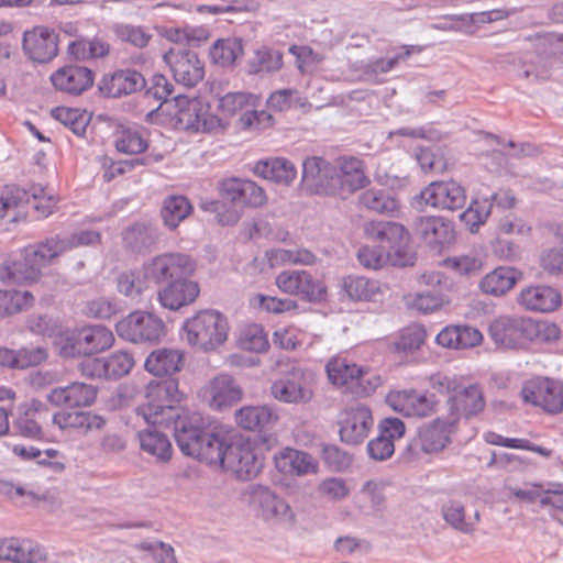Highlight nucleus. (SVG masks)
<instances>
[{"instance_id":"nucleus-31","label":"nucleus","mask_w":563,"mask_h":563,"mask_svg":"<svg viewBox=\"0 0 563 563\" xmlns=\"http://www.w3.org/2000/svg\"><path fill=\"white\" fill-rule=\"evenodd\" d=\"M198 283L189 278L176 279L167 283L157 296L161 305L169 310H178L192 303L199 296Z\"/></svg>"},{"instance_id":"nucleus-7","label":"nucleus","mask_w":563,"mask_h":563,"mask_svg":"<svg viewBox=\"0 0 563 563\" xmlns=\"http://www.w3.org/2000/svg\"><path fill=\"white\" fill-rule=\"evenodd\" d=\"M148 278L161 282L190 278L196 271V262L184 253H166L155 256L144 266Z\"/></svg>"},{"instance_id":"nucleus-12","label":"nucleus","mask_w":563,"mask_h":563,"mask_svg":"<svg viewBox=\"0 0 563 563\" xmlns=\"http://www.w3.org/2000/svg\"><path fill=\"white\" fill-rule=\"evenodd\" d=\"M302 185L319 195L338 194L336 167L318 156L307 157L302 163Z\"/></svg>"},{"instance_id":"nucleus-34","label":"nucleus","mask_w":563,"mask_h":563,"mask_svg":"<svg viewBox=\"0 0 563 563\" xmlns=\"http://www.w3.org/2000/svg\"><path fill=\"white\" fill-rule=\"evenodd\" d=\"M518 303L526 310L552 312L561 306V295L550 286H529L520 291Z\"/></svg>"},{"instance_id":"nucleus-44","label":"nucleus","mask_w":563,"mask_h":563,"mask_svg":"<svg viewBox=\"0 0 563 563\" xmlns=\"http://www.w3.org/2000/svg\"><path fill=\"white\" fill-rule=\"evenodd\" d=\"M192 210V205L185 196L170 195L163 200L161 217L167 229L175 230L181 221L190 216Z\"/></svg>"},{"instance_id":"nucleus-60","label":"nucleus","mask_w":563,"mask_h":563,"mask_svg":"<svg viewBox=\"0 0 563 563\" xmlns=\"http://www.w3.org/2000/svg\"><path fill=\"white\" fill-rule=\"evenodd\" d=\"M492 212V202L488 199L474 200L470 207L461 214V220L470 225L471 231H475L483 224Z\"/></svg>"},{"instance_id":"nucleus-26","label":"nucleus","mask_w":563,"mask_h":563,"mask_svg":"<svg viewBox=\"0 0 563 563\" xmlns=\"http://www.w3.org/2000/svg\"><path fill=\"white\" fill-rule=\"evenodd\" d=\"M278 419L276 409L268 405L244 406L235 411V422L239 427L260 433L272 431Z\"/></svg>"},{"instance_id":"nucleus-53","label":"nucleus","mask_w":563,"mask_h":563,"mask_svg":"<svg viewBox=\"0 0 563 563\" xmlns=\"http://www.w3.org/2000/svg\"><path fill=\"white\" fill-rule=\"evenodd\" d=\"M269 262L272 265H311L316 262V255L306 249H275L269 253Z\"/></svg>"},{"instance_id":"nucleus-28","label":"nucleus","mask_w":563,"mask_h":563,"mask_svg":"<svg viewBox=\"0 0 563 563\" xmlns=\"http://www.w3.org/2000/svg\"><path fill=\"white\" fill-rule=\"evenodd\" d=\"M364 233L367 239L386 244L397 256L409 239L405 227L391 221H369L364 225Z\"/></svg>"},{"instance_id":"nucleus-51","label":"nucleus","mask_w":563,"mask_h":563,"mask_svg":"<svg viewBox=\"0 0 563 563\" xmlns=\"http://www.w3.org/2000/svg\"><path fill=\"white\" fill-rule=\"evenodd\" d=\"M112 31L119 40L137 48L146 47L153 37V35L141 25L115 23L112 25Z\"/></svg>"},{"instance_id":"nucleus-15","label":"nucleus","mask_w":563,"mask_h":563,"mask_svg":"<svg viewBox=\"0 0 563 563\" xmlns=\"http://www.w3.org/2000/svg\"><path fill=\"white\" fill-rule=\"evenodd\" d=\"M493 342L504 349H522L528 343V318L501 316L489 325Z\"/></svg>"},{"instance_id":"nucleus-5","label":"nucleus","mask_w":563,"mask_h":563,"mask_svg":"<svg viewBox=\"0 0 563 563\" xmlns=\"http://www.w3.org/2000/svg\"><path fill=\"white\" fill-rule=\"evenodd\" d=\"M119 336L133 343L156 342L165 331L164 322L151 312L134 311L115 324Z\"/></svg>"},{"instance_id":"nucleus-22","label":"nucleus","mask_w":563,"mask_h":563,"mask_svg":"<svg viewBox=\"0 0 563 563\" xmlns=\"http://www.w3.org/2000/svg\"><path fill=\"white\" fill-rule=\"evenodd\" d=\"M45 549L31 539H0V560L11 563H42L46 561Z\"/></svg>"},{"instance_id":"nucleus-40","label":"nucleus","mask_w":563,"mask_h":563,"mask_svg":"<svg viewBox=\"0 0 563 563\" xmlns=\"http://www.w3.org/2000/svg\"><path fill=\"white\" fill-rule=\"evenodd\" d=\"M325 372L329 382L334 386L352 387L363 382V368L346 357H331L325 365Z\"/></svg>"},{"instance_id":"nucleus-16","label":"nucleus","mask_w":563,"mask_h":563,"mask_svg":"<svg viewBox=\"0 0 563 563\" xmlns=\"http://www.w3.org/2000/svg\"><path fill=\"white\" fill-rule=\"evenodd\" d=\"M178 124L188 131L194 132H218L228 128V121L219 115L210 113L208 109L197 99L187 100L176 114Z\"/></svg>"},{"instance_id":"nucleus-46","label":"nucleus","mask_w":563,"mask_h":563,"mask_svg":"<svg viewBox=\"0 0 563 563\" xmlns=\"http://www.w3.org/2000/svg\"><path fill=\"white\" fill-rule=\"evenodd\" d=\"M34 296L27 290L0 289V318L27 310L34 303Z\"/></svg>"},{"instance_id":"nucleus-42","label":"nucleus","mask_w":563,"mask_h":563,"mask_svg":"<svg viewBox=\"0 0 563 563\" xmlns=\"http://www.w3.org/2000/svg\"><path fill=\"white\" fill-rule=\"evenodd\" d=\"M184 355L174 349H158L145 360V369L155 376L173 375L180 371Z\"/></svg>"},{"instance_id":"nucleus-41","label":"nucleus","mask_w":563,"mask_h":563,"mask_svg":"<svg viewBox=\"0 0 563 563\" xmlns=\"http://www.w3.org/2000/svg\"><path fill=\"white\" fill-rule=\"evenodd\" d=\"M253 172L258 177L282 185H290L297 175L295 165L283 157L258 161L254 165Z\"/></svg>"},{"instance_id":"nucleus-32","label":"nucleus","mask_w":563,"mask_h":563,"mask_svg":"<svg viewBox=\"0 0 563 563\" xmlns=\"http://www.w3.org/2000/svg\"><path fill=\"white\" fill-rule=\"evenodd\" d=\"M232 443V437L223 429L209 430L202 439V444H200V450L195 459L209 465L223 467Z\"/></svg>"},{"instance_id":"nucleus-8","label":"nucleus","mask_w":563,"mask_h":563,"mask_svg":"<svg viewBox=\"0 0 563 563\" xmlns=\"http://www.w3.org/2000/svg\"><path fill=\"white\" fill-rule=\"evenodd\" d=\"M386 402L404 417L427 418L438 411L439 399L434 394L420 393L416 389L391 390Z\"/></svg>"},{"instance_id":"nucleus-35","label":"nucleus","mask_w":563,"mask_h":563,"mask_svg":"<svg viewBox=\"0 0 563 563\" xmlns=\"http://www.w3.org/2000/svg\"><path fill=\"white\" fill-rule=\"evenodd\" d=\"M227 454L228 459L223 468L235 473L239 477L255 476L262 467V462L256 457L250 444L233 441Z\"/></svg>"},{"instance_id":"nucleus-48","label":"nucleus","mask_w":563,"mask_h":563,"mask_svg":"<svg viewBox=\"0 0 563 563\" xmlns=\"http://www.w3.org/2000/svg\"><path fill=\"white\" fill-rule=\"evenodd\" d=\"M242 54V41L236 37L218 40L210 49L212 62L223 67L233 65Z\"/></svg>"},{"instance_id":"nucleus-37","label":"nucleus","mask_w":563,"mask_h":563,"mask_svg":"<svg viewBox=\"0 0 563 563\" xmlns=\"http://www.w3.org/2000/svg\"><path fill=\"white\" fill-rule=\"evenodd\" d=\"M53 423L62 430H76L87 433L92 430H101L106 426V419L90 411L62 410L53 415Z\"/></svg>"},{"instance_id":"nucleus-58","label":"nucleus","mask_w":563,"mask_h":563,"mask_svg":"<svg viewBox=\"0 0 563 563\" xmlns=\"http://www.w3.org/2000/svg\"><path fill=\"white\" fill-rule=\"evenodd\" d=\"M240 346L244 350L261 353L268 347V340L262 327L251 324L244 328L239 338Z\"/></svg>"},{"instance_id":"nucleus-54","label":"nucleus","mask_w":563,"mask_h":563,"mask_svg":"<svg viewBox=\"0 0 563 563\" xmlns=\"http://www.w3.org/2000/svg\"><path fill=\"white\" fill-rule=\"evenodd\" d=\"M442 515L446 523L463 533L468 534L475 530V522L465 517V508L459 501H450L443 505Z\"/></svg>"},{"instance_id":"nucleus-30","label":"nucleus","mask_w":563,"mask_h":563,"mask_svg":"<svg viewBox=\"0 0 563 563\" xmlns=\"http://www.w3.org/2000/svg\"><path fill=\"white\" fill-rule=\"evenodd\" d=\"M205 395L210 407L222 410L239 402L243 397V390L232 376L220 374L209 383Z\"/></svg>"},{"instance_id":"nucleus-50","label":"nucleus","mask_w":563,"mask_h":563,"mask_svg":"<svg viewBox=\"0 0 563 563\" xmlns=\"http://www.w3.org/2000/svg\"><path fill=\"white\" fill-rule=\"evenodd\" d=\"M283 66L282 53L273 49H258L249 62L250 74H268L277 71Z\"/></svg>"},{"instance_id":"nucleus-4","label":"nucleus","mask_w":563,"mask_h":563,"mask_svg":"<svg viewBox=\"0 0 563 563\" xmlns=\"http://www.w3.org/2000/svg\"><path fill=\"white\" fill-rule=\"evenodd\" d=\"M316 374L313 371L294 366L284 376L271 385V396L279 402L301 405L308 404L313 397Z\"/></svg>"},{"instance_id":"nucleus-59","label":"nucleus","mask_w":563,"mask_h":563,"mask_svg":"<svg viewBox=\"0 0 563 563\" xmlns=\"http://www.w3.org/2000/svg\"><path fill=\"white\" fill-rule=\"evenodd\" d=\"M107 378L122 377L132 369L134 358L132 354L126 351L113 352L108 357H104Z\"/></svg>"},{"instance_id":"nucleus-17","label":"nucleus","mask_w":563,"mask_h":563,"mask_svg":"<svg viewBox=\"0 0 563 563\" xmlns=\"http://www.w3.org/2000/svg\"><path fill=\"white\" fill-rule=\"evenodd\" d=\"M175 421V440L183 454L196 457L202 439L209 430L206 429V420L203 417L194 412L185 416H176Z\"/></svg>"},{"instance_id":"nucleus-10","label":"nucleus","mask_w":563,"mask_h":563,"mask_svg":"<svg viewBox=\"0 0 563 563\" xmlns=\"http://www.w3.org/2000/svg\"><path fill=\"white\" fill-rule=\"evenodd\" d=\"M255 97L246 92H229L219 99L218 110L220 119H229L239 112H243L240 118V124L243 129L258 128L261 124L269 123L272 115L265 111H255Z\"/></svg>"},{"instance_id":"nucleus-19","label":"nucleus","mask_w":563,"mask_h":563,"mask_svg":"<svg viewBox=\"0 0 563 563\" xmlns=\"http://www.w3.org/2000/svg\"><path fill=\"white\" fill-rule=\"evenodd\" d=\"M23 51L36 63H48L58 54V35L46 27L36 26L24 32Z\"/></svg>"},{"instance_id":"nucleus-11","label":"nucleus","mask_w":563,"mask_h":563,"mask_svg":"<svg viewBox=\"0 0 563 563\" xmlns=\"http://www.w3.org/2000/svg\"><path fill=\"white\" fill-rule=\"evenodd\" d=\"M416 202L442 210H457L465 206L466 192L454 180L432 181L416 196Z\"/></svg>"},{"instance_id":"nucleus-18","label":"nucleus","mask_w":563,"mask_h":563,"mask_svg":"<svg viewBox=\"0 0 563 563\" xmlns=\"http://www.w3.org/2000/svg\"><path fill=\"white\" fill-rule=\"evenodd\" d=\"M176 82L191 88L205 77V68L198 55L191 51L170 49L164 55Z\"/></svg>"},{"instance_id":"nucleus-14","label":"nucleus","mask_w":563,"mask_h":563,"mask_svg":"<svg viewBox=\"0 0 563 563\" xmlns=\"http://www.w3.org/2000/svg\"><path fill=\"white\" fill-rule=\"evenodd\" d=\"M275 284L285 294L313 302L322 300L325 294L323 283L303 269L284 271L277 275Z\"/></svg>"},{"instance_id":"nucleus-9","label":"nucleus","mask_w":563,"mask_h":563,"mask_svg":"<svg viewBox=\"0 0 563 563\" xmlns=\"http://www.w3.org/2000/svg\"><path fill=\"white\" fill-rule=\"evenodd\" d=\"M449 424H456L464 419L481 413L485 408V398L482 388L477 384L465 385L460 383L455 391L445 401Z\"/></svg>"},{"instance_id":"nucleus-57","label":"nucleus","mask_w":563,"mask_h":563,"mask_svg":"<svg viewBox=\"0 0 563 563\" xmlns=\"http://www.w3.org/2000/svg\"><path fill=\"white\" fill-rule=\"evenodd\" d=\"M53 117L76 134L82 136L86 133L89 119L86 113L77 109L59 107L53 110Z\"/></svg>"},{"instance_id":"nucleus-33","label":"nucleus","mask_w":563,"mask_h":563,"mask_svg":"<svg viewBox=\"0 0 563 563\" xmlns=\"http://www.w3.org/2000/svg\"><path fill=\"white\" fill-rule=\"evenodd\" d=\"M53 86L73 96H78L93 84L92 71L84 66H65L51 76Z\"/></svg>"},{"instance_id":"nucleus-20","label":"nucleus","mask_w":563,"mask_h":563,"mask_svg":"<svg viewBox=\"0 0 563 563\" xmlns=\"http://www.w3.org/2000/svg\"><path fill=\"white\" fill-rule=\"evenodd\" d=\"M221 195L235 206L262 207L267 201L265 190L255 181L228 178L220 183Z\"/></svg>"},{"instance_id":"nucleus-1","label":"nucleus","mask_w":563,"mask_h":563,"mask_svg":"<svg viewBox=\"0 0 563 563\" xmlns=\"http://www.w3.org/2000/svg\"><path fill=\"white\" fill-rule=\"evenodd\" d=\"M100 240L97 231L84 230L70 236L55 235L38 244L23 249L22 258L5 268L7 278L13 283H31L37 280L42 269L62 254L85 245H93ZM1 279L5 276L1 274Z\"/></svg>"},{"instance_id":"nucleus-6","label":"nucleus","mask_w":563,"mask_h":563,"mask_svg":"<svg viewBox=\"0 0 563 563\" xmlns=\"http://www.w3.org/2000/svg\"><path fill=\"white\" fill-rule=\"evenodd\" d=\"M113 333L103 325L84 328L67 336L62 354L67 357L91 355L112 346Z\"/></svg>"},{"instance_id":"nucleus-38","label":"nucleus","mask_w":563,"mask_h":563,"mask_svg":"<svg viewBox=\"0 0 563 563\" xmlns=\"http://www.w3.org/2000/svg\"><path fill=\"white\" fill-rule=\"evenodd\" d=\"M338 194L353 192L367 184L363 162L356 157H341L336 168Z\"/></svg>"},{"instance_id":"nucleus-64","label":"nucleus","mask_w":563,"mask_h":563,"mask_svg":"<svg viewBox=\"0 0 563 563\" xmlns=\"http://www.w3.org/2000/svg\"><path fill=\"white\" fill-rule=\"evenodd\" d=\"M25 197L26 190L16 186H4L0 189V217L3 218L18 208Z\"/></svg>"},{"instance_id":"nucleus-36","label":"nucleus","mask_w":563,"mask_h":563,"mask_svg":"<svg viewBox=\"0 0 563 563\" xmlns=\"http://www.w3.org/2000/svg\"><path fill=\"white\" fill-rule=\"evenodd\" d=\"M276 468L287 475L302 476L316 473L318 464L308 453L291 448H285L274 456Z\"/></svg>"},{"instance_id":"nucleus-49","label":"nucleus","mask_w":563,"mask_h":563,"mask_svg":"<svg viewBox=\"0 0 563 563\" xmlns=\"http://www.w3.org/2000/svg\"><path fill=\"white\" fill-rule=\"evenodd\" d=\"M343 288L354 300H372L379 291V284L364 276L351 275L344 278Z\"/></svg>"},{"instance_id":"nucleus-45","label":"nucleus","mask_w":563,"mask_h":563,"mask_svg":"<svg viewBox=\"0 0 563 563\" xmlns=\"http://www.w3.org/2000/svg\"><path fill=\"white\" fill-rule=\"evenodd\" d=\"M517 282V272L510 267H498L487 274L481 282L483 292L501 296L514 287Z\"/></svg>"},{"instance_id":"nucleus-25","label":"nucleus","mask_w":563,"mask_h":563,"mask_svg":"<svg viewBox=\"0 0 563 563\" xmlns=\"http://www.w3.org/2000/svg\"><path fill=\"white\" fill-rule=\"evenodd\" d=\"M97 397V389L90 384L74 382L64 387H55L47 395V401L56 407H88Z\"/></svg>"},{"instance_id":"nucleus-61","label":"nucleus","mask_w":563,"mask_h":563,"mask_svg":"<svg viewBox=\"0 0 563 563\" xmlns=\"http://www.w3.org/2000/svg\"><path fill=\"white\" fill-rule=\"evenodd\" d=\"M560 328L552 322L534 321L528 318V340L529 342L538 340L545 343H552L559 340Z\"/></svg>"},{"instance_id":"nucleus-27","label":"nucleus","mask_w":563,"mask_h":563,"mask_svg":"<svg viewBox=\"0 0 563 563\" xmlns=\"http://www.w3.org/2000/svg\"><path fill=\"white\" fill-rule=\"evenodd\" d=\"M250 503L261 509L265 519L292 520L294 515L289 505L265 486L256 485L252 487Z\"/></svg>"},{"instance_id":"nucleus-56","label":"nucleus","mask_w":563,"mask_h":563,"mask_svg":"<svg viewBox=\"0 0 563 563\" xmlns=\"http://www.w3.org/2000/svg\"><path fill=\"white\" fill-rule=\"evenodd\" d=\"M23 203L33 208L38 218H46L53 213L56 200L53 196L47 195L44 188L33 186L30 190H26V197L24 198Z\"/></svg>"},{"instance_id":"nucleus-55","label":"nucleus","mask_w":563,"mask_h":563,"mask_svg":"<svg viewBox=\"0 0 563 563\" xmlns=\"http://www.w3.org/2000/svg\"><path fill=\"white\" fill-rule=\"evenodd\" d=\"M115 148L124 154H140L147 148V142L135 129H123L117 133Z\"/></svg>"},{"instance_id":"nucleus-24","label":"nucleus","mask_w":563,"mask_h":563,"mask_svg":"<svg viewBox=\"0 0 563 563\" xmlns=\"http://www.w3.org/2000/svg\"><path fill=\"white\" fill-rule=\"evenodd\" d=\"M143 75L134 69H118L107 74L99 82V90L106 97L120 98L145 88Z\"/></svg>"},{"instance_id":"nucleus-2","label":"nucleus","mask_w":563,"mask_h":563,"mask_svg":"<svg viewBox=\"0 0 563 563\" xmlns=\"http://www.w3.org/2000/svg\"><path fill=\"white\" fill-rule=\"evenodd\" d=\"M183 330L188 344L203 351H211L227 341L229 323L222 313L208 309L187 319Z\"/></svg>"},{"instance_id":"nucleus-52","label":"nucleus","mask_w":563,"mask_h":563,"mask_svg":"<svg viewBox=\"0 0 563 563\" xmlns=\"http://www.w3.org/2000/svg\"><path fill=\"white\" fill-rule=\"evenodd\" d=\"M365 208L378 213H389L397 209V201L388 192L380 189H368L360 197Z\"/></svg>"},{"instance_id":"nucleus-13","label":"nucleus","mask_w":563,"mask_h":563,"mask_svg":"<svg viewBox=\"0 0 563 563\" xmlns=\"http://www.w3.org/2000/svg\"><path fill=\"white\" fill-rule=\"evenodd\" d=\"M525 402L541 407L548 413L563 411V386L549 378H537L528 382L521 389Z\"/></svg>"},{"instance_id":"nucleus-63","label":"nucleus","mask_w":563,"mask_h":563,"mask_svg":"<svg viewBox=\"0 0 563 563\" xmlns=\"http://www.w3.org/2000/svg\"><path fill=\"white\" fill-rule=\"evenodd\" d=\"M118 303L104 297L87 301L85 313L97 319H110L119 312Z\"/></svg>"},{"instance_id":"nucleus-47","label":"nucleus","mask_w":563,"mask_h":563,"mask_svg":"<svg viewBox=\"0 0 563 563\" xmlns=\"http://www.w3.org/2000/svg\"><path fill=\"white\" fill-rule=\"evenodd\" d=\"M158 239V232L155 228L135 223L125 230L123 240L125 244L134 252H144L155 245Z\"/></svg>"},{"instance_id":"nucleus-3","label":"nucleus","mask_w":563,"mask_h":563,"mask_svg":"<svg viewBox=\"0 0 563 563\" xmlns=\"http://www.w3.org/2000/svg\"><path fill=\"white\" fill-rule=\"evenodd\" d=\"M147 402L135 409L137 417H141L150 426L163 424L174 419L176 412L175 404L180 400V393L176 379L153 380L146 387Z\"/></svg>"},{"instance_id":"nucleus-39","label":"nucleus","mask_w":563,"mask_h":563,"mask_svg":"<svg viewBox=\"0 0 563 563\" xmlns=\"http://www.w3.org/2000/svg\"><path fill=\"white\" fill-rule=\"evenodd\" d=\"M483 340L479 330L471 325H452L444 328L435 336L439 345L449 349H470L478 345Z\"/></svg>"},{"instance_id":"nucleus-62","label":"nucleus","mask_w":563,"mask_h":563,"mask_svg":"<svg viewBox=\"0 0 563 563\" xmlns=\"http://www.w3.org/2000/svg\"><path fill=\"white\" fill-rule=\"evenodd\" d=\"M426 330L421 325H410L404 329L395 345L398 351L412 352L424 343Z\"/></svg>"},{"instance_id":"nucleus-21","label":"nucleus","mask_w":563,"mask_h":563,"mask_svg":"<svg viewBox=\"0 0 563 563\" xmlns=\"http://www.w3.org/2000/svg\"><path fill=\"white\" fill-rule=\"evenodd\" d=\"M449 422L450 419L444 416L420 427L413 448L424 453L442 451L450 443V435L456 428V424H449Z\"/></svg>"},{"instance_id":"nucleus-29","label":"nucleus","mask_w":563,"mask_h":563,"mask_svg":"<svg viewBox=\"0 0 563 563\" xmlns=\"http://www.w3.org/2000/svg\"><path fill=\"white\" fill-rule=\"evenodd\" d=\"M413 234L430 246H442L453 239V229L449 222L438 216H422L415 219Z\"/></svg>"},{"instance_id":"nucleus-43","label":"nucleus","mask_w":563,"mask_h":563,"mask_svg":"<svg viewBox=\"0 0 563 563\" xmlns=\"http://www.w3.org/2000/svg\"><path fill=\"white\" fill-rule=\"evenodd\" d=\"M137 438L141 450L155 457L157 462H167L170 460L173 448L166 434L155 429H146L139 431Z\"/></svg>"},{"instance_id":"nucleus-23","label":"nucleus","mask_w":563,"mask_h":563,"mask_svg":"<svg viewBox=\"0 0 563 563\" xmlns=\"http://www.w3.org/2000/svg\"><path fill=\"white\" fill-rule=\"evenodd\" d=\"M373 426L368 407L356 405L345 410L341 420L340 437L347 444H358L367 437Z\"/></svg>"}]
</instances>
